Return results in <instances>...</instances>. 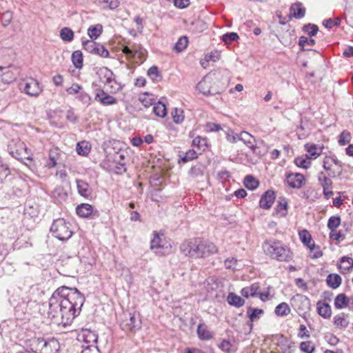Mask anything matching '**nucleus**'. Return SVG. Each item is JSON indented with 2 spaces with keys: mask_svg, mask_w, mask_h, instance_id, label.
<instances>
[{
  "mask_svg": "<svg viewBox=\"0 0 353 353\" xmlns=\"http://www.w3.org/2000/svg\"><path fill=\"white\" fill-rule=\"evenodd\" d=\"M84 295L76 288H58L49 299L48 314L58 324L70 325L78 316L85 302Z\"/></svg>",
  "mask_w": 353,
  "mask_h": 353,
  "instance_id": "1",
  "label": "nucleus"
},
{
  "mask_svg": "<svg viewBox=\"0 0 353 353\" xmlns=\"http://www.w3.org/2000/svg\"><path fill=\"white\" fill-rule=\"evenodd\" d=\"M180 251L190 258H206L217 252L216 245L210 241L195 238L184 241L180 245Z\"/></svg>",
  "mask_w": 353,
  "mask_h": 353,
  "instance_id": "2",
  "label": "nucleus"
},
{
  "mask_svg": "<svg viewBox=\"0 0 353 353\" xmlns=\"http://www.w3.org/2000/svg\"><path fill=\"white\" fill-rule=\"evenodd\" d=\"M265 253L272 259L279 261H290L292 259V253L290 248L279 241H266L263 244Z\"/></svg>",
  "mask_w": 353,
  "mask_h": 353,
  "instance_id": "3",
  "label": "nucleus"
},
{
  "mask_svg": "<svg viewBox=\"0 0 353 353\" xmlns=\"http://www.w3.org/2000/svg\"><path fill=\"white\" fill-rule=\"evenodd\" d=\"M8 150L10 154L16 159L23 162L24 164H28L25 162L26 160L31 161L32 154L24 142L19 139H12L8 143Z\"/></svg>",
  "mask_w": 353,
  "mask_h": 353,
  "instance_id": "4",
  "label": "nucleus"
},
{
  "mask_svg": "<svg viewBox=\"0 0 353 353\" xmlns=\"http://www.w3.org/2000/svg\"><path fill=\"white\" fill-rule=\"evenodd\" d=\"M50 232L61 241L68 240L73 234L70 223L61 218L54 220L50 227Z\"/></svg>",
  "mask_w": 353,
  "mask_h": 353,
  "instance_id": "5",
  "label": "nucleus"
},
{
  "mask_svg": "<svg viewBox=\"0 0 353 353\" xmlns=\"http://www.w3.org/2000/svg\"><path fill=\"white\" fill-rule=\"evenodd\" d=\"M65 154L62 152L58 148H52L49 151L48 159L46 163V167L50 169L57 168L60 169L59 172H57V176H65L66 173L63 170V157Z\"/></svg>",
  "mask_w": 353,
  "mask_h": 353,
  "instance_id": "6",
  "label": "nucleus"
},
{
  "mask_svg": "<svg viewBox=\"0 0 353 353\" xmlns=\"http://www.w3.org/2000/svg\"><path fill=\"white\" fill-rule=\"evenodd\" d=\"M290 303L299 315L303 317L311 310L310 299L301 294L294 295L290 300Z\"/></svg>",
  "mask_w": 353,
  "mask_h": 353,
  "instance_id": "7",
  "label": "nucleus"
},
{
  "mask_svg": "<svg viewBox=\"0 0 353 353\" xmlns=\"http://www.w3.org/2000/svg\"><path fill=\"white\" fill-rule=\"evenodd\" d=\"M19 87L22 92L33 97H37L43 91V87L39 82L33 78L23 80Z\"/></svg>",
  "mask_w": 353,
  "mask_h": 353,
  "instance_id": "8",
  "label": "nucleus"
},
{
  "mask_svg": "<svg viewBox=\"0 0 353 353\" xmlns=\"http://www.w3.org/2000/svg\"><path fill=\"white\" fill-rule=\"evenodd\" d=\"M213 79L211 75H205L196 85V90L205 96L218 93L213 86Z\"/></svg>",
  "mask_w": 353,
  "mask_h": 353,
  "instance_id": "9",
  "label": "nucleus"
},
{
  "mask_svg": "<svg viewBox=\"0 0 353 353\" xmlns=\"http://www.w3.org/2000/svg\"><path fill=\"white\" fill-rule=\"evenodd\" d=\"M141 327L139 314L130 313V317L121 323V327L125 332H135Z\"/></svg>",
  "mask_w": 353,
  "mask_h": 353,
  "instance_id": "10",
  "label": "nucleus"
},
{
  "mask_svg": "<svg viewBox=\"0 0 353 353\" xmlns=\"http://www.w3.org/2000/svg\"><path fill=\"white\" fill-rule=\"evenodd\" d=\"M77 214L82 218L96 219L99 216V212L94 210L92 205L88 203H81L76 208Z\"/></svg>",
  "mask_w": 353,
  "mask_h": 353,
  "instance_id": "11",
  "label": "nucleus"
},
{
  "mask_svg": "<svg viewBox=\"0 0 353 353\" xmlns=\"http://www.w3.org/2000/svg\"><path fill=\"white\" fill-rule=\"evenodd\" d=\"M19 328L15 319L4 320L0 323V334L1 336L14 334L17 332Z\"/></svg>",
  "mask_w": 353,
  "mask_h": 353,
  "instance_id": "12",
  "label": "nucleus"
},
{
  "mask_svg": "<svg viewBox=\"0 0 353 353\" xmlns=\"http://www.w3.org/2000/svg\"><path fill=\"white\" fill-rule=\"evenodd\" d=\"M275 199V192L273 190H268L261 196L259 207L264 210H269L272 208Z\"/></svg>",
  "mask_w": 353,
  "mask_h": 353,
  "instance_id": "13",
  "label": "nucleus"
},
{
  "mask_svg": "<svg viewBox=\"0 0 353 353\" xmlns=\"http://www.w3.org/2000/svg\"><path fill=\"white\" fill-rule=\"evenodd\" d=\"M17 79V74L10 67H0V81L4 83H10Z\"/></svg>",
  "mask_w": 353,
  "mask_h": 353,
  "instance_id": "14",
  "label": "nucleus"
},
{
  "mask_svg": "<svg viewBox=\"0 0 353 353\" xmlns=\"http://www.w3.org/2000/svg\"><path fill=\"white\" fill-rule=\"evenodd\" d=\"M95 100L100 102L103 105H114L117 103V99L104 92L99 90L95 95Z\"/></svg>",
  "mask_w": 353,
  "mask_h": 353,
  "instance_id": "15",
  "label": "nucleus"
},
{
  "mask_svg": "<svg viewBox=\"0 0 353 353\" xmlns=\"http://www.w3.org/2000/svg\"><path fill=\"white\" fill-rule=\"evenodd\" d=\"M78 192L83 197L88 198L91 196L92 190L88 182L83 179L76 180Z\"/></svg>",
  "mask_w": 353,
  "mask_h": 353,
  "instance_id": "16",
  "label": "nucleus"
},
{
  "mask_svg": "<svg viewBox=\"0 0 353 353\" xmlns=\"http://www.w3.org/2000/svg\"><path fill=\"white\" fill-rule=\"evenodd\" d=\"M288 203L286 198L281 196L279 198L274 213L281 217H285L288 214Z\"/></svg>",
  "mask_w": 353,
  "mask_h": 353,
  "instance_id": "17",
  "label": "nucleus"
},
{
  "mask_svg": "<svg viewBox=\"0 0 353 353\" xmlns=\"http://www.w3.org/2000/svg\"><path fill=\"white\" fill-rule=\"evenodd\" d=\"M348 314L344 312L336 315L333 318L334 325L339 329H345L347 327L350 322L348 319Z\"/></svg>",
  "mask_w": 353,
  "mask_h": 353,
  "instance_id": "18",
  "label": "nucleus"
},
{
  "mask_svg": "<svg viewBox=\"0 0 353 353\" xmlns=\"http://www.w3.org/2000/svg\"><path fill=\"white\" fill-rule=\"evenodd\" d=\"M317 305V313L323 318L327 319L332 316V308L331 306L327 303H323L321 301H318Z\"/></svg>",
  "mask_w": 353,
  "mask_h": 353,
  "instance_id": "19",
  "label": "nucleus"
},
{
  "mask_svg": "<svg viewBox=\"0 0 353 353\" xmlns=\"http://www.w3.org/2000/svg\"><path fill=\"white\" fill-rule=\"evenodd\" d=\"M304 148L307 152L305 155L308 156L310 159H316L321 154L323 149L321 147H318L315 144L310 143L305 144Z\"/></svg>",
  "mask_w": 353,
  "mask_h": 353,
  "instance_id": "20",
  "label": "nucleus"
},
{
  "mask_svg": "<svg viewBox=\"0 0 353 353\" xmlns=\"http://www.w3.org/2000/svg\"><path fill=\"white\" fill-rule=\"evenodd\" d=\"M238 139L240 141H242L248 148H251L253 151L255 150V139L254 137L250 133L245 131H243L239 134Z\"/></svg>",
  "mask_w": 353,
  "mask_h": 353,
  "instance_id": "21",
  "label": "nucleus"
},
{
  "mask_svg": "<svg viewBox=\"0 0 353 353\" xmlns=\"http://www.w3.org/2000/svg\"><path fill=\"white\" fill-rule=\"evenodd\" d=\"M300 239L302 243L306 245L311 252H313V250L316 248V245L314 243H312V239L310 234L306 230H303L299 232Z\"/></svg>",
  "mask_w": 353,
  "mask_h": 353,
  "instance_id": "22",
  "label": "nucleus"
},
{
  "mask_svg": "<svg viewBox=\"0 0 353 353\" xmlns=\"http://www.w3.org/2000/svg\"><path fill=\"white\" fill-rule=\"evenodd\" d=\"M44 348L43 353H58L59 350V341L52 338L48 340H46Z\"/></svg>",
  "mask_w": 353,
  "mask_h": 353,
  "instance_id": "23",
  "label": "nucleus"
},
{
  "mask_svg": "<svg viewBox=\"0 0 353 353\" xmlns=\"http://www.w3.org/2000/svg\"><path fill=\"white\" fill-rule=\"evenodd\" d=\"M290 14L296 19H301L305 16V9L301 3H296L291 6Z\"/></svg>",
  "mask_w": 353,
  "mask_h": 353,
  "instance_id": "24",
  "label": "nucleus"
},
{
  "mask_svg": "<svg viewBox=\"0 0 353 353\" xmlns=\"http://www.w3.org/2000/svg\"><path fill=\"white\" fill-rule=\"evenodd\" d=\"M196 332L199 339L205 341L210 340L213 337L212 334L208 330V327L205 324H199L197 326Z\"/></svg>",
  "mask_w": 353,
  "mask_h": 353,
  "instance_id": "25",
  "label": "nucleus"
},
{
  "mask_svg": "<svg viewBox=\"0 0 353 353\" xmlns=\"http://www.w3.org/2000/svg\"><path fill=\"white\" fill-rule=\"evenodd\" d=\"M83 337L86 345H95L98 341L97 333L90 330H85Z\"/></svg>",
  "mask_w": 353,
  "mask_h": 353,
  "instance_id": "26",
  "label": "nucleus"
},
{
  "mask_svg": "<svg viewBox=\"0 0 353 353\" xmlns=\"http://www.w3.org/2000/svg\"><path fill=\"white\" fill-rule=\"evenodd\" d=\"M227 301L229 305L236 307H240L245 304L244 299L234 292H230L228 294Z\"/></svg>",
  "mask_w": 353,
  "mask_h": 353,
  "instance_id": "27",
  "label": "nucleus"
},
{
  "mask_svg": "<svg viewBox=\"0 0 353 353\" xmlns=\"http://www.w3.org/2000/svg\"><path fill=\"white\" fill-rule=\"evenodd\" d=\"M350 302L349 298L345 294H339L334 299V305L336 309H343L346 307Z\"/></svg>",
  "mask_w": 353,
  "mask_h": 353,
  "instance_id": "28",
  "label": "nucleus"
},
{
  "mask_svg": "<svg viewBox=\"0 0 353 353\" xmlns=\"http://www.w3.org/2000/svg\"><path fill=\"white\" fill-rule=\"evenodd\" d=\"M341 281L342 279L338 274H330L326 279L327 285L333 289L339 288Z\"/></svg>",
  "mask_w": 353,
  "mask_h": 353,
  "instance_id": "29",
  "label": "nucleus"
},
{
  "mask_svg": "<svg viewBox=\"0 0 353 353\" xmlns=\"http://www.w3.org/2000/svg\"><path fill=\"white\" fill-rule=\"evenodd\" d=\"M91 150V145L89 142L82 141L77 144L76 151L81 156H87Z\"/></svg>",
  "mask_w": 353,
  "mask_h": 353,
  "instance_id": "30",
  "label": "nucleus"
},
{
  "mask_svg": "<svg viewBox=\"0 0 353 353\" xmlns=\"http://www.w3.org/2000/svg\"><path fill=\"white\" fill-rule=\"evenodd\" d=\"M341 263H345L344 265H339V268L343 269L342 273H347L353 269V259L344 256L340 259Z\"/></svg>",
  "mask_w": 353,
  "mask_h": 353,
  "instance_id": "31",
  "label": "nucleus"
},
{
  "mask_svg": "<svg viewBox=\"0 0 353 353\" xmlns=\"http://www.w3.org/2000/svg\"><path fill=\"white\" fill-rule=\"evenodd\" d=\"M103 27L101 24H97L96 26H91L88 29V34L90 39H97L102 33Z\"/></svg>",
  "mask_w": 353,
  "mask_h": 353,
  "instance_id": "32",
  "label": "nucleus"
},
{
  "mask_svg": "<svg viewBox=\"0 0 353 353\" xmlns=\"http://www.w3.org/2000/svg\"><path fill=\"white\" fill-rule=\"evenodd\" d=\"M153 112L156 116L164 118L167 115L165 105L161 101L154 103L153 105Z\"/></svg>",
  "mask_w": 353,
  "mask_h": 353,
  "instance_id": "33",
  "label": "nucleus"
},
{
  "mask_svg": "<svg viewBox=\"0 0 353 353\" xmlns=\"http://www.w3.org/2000/svg\"><path fill=\"white\" fill-rule=\"evenodd\" d=\"M332 181L331 178H323L322 185L323 188V194L325 197L328 199L334 194V192L332 190Z\"/></svg>",
  "mask_w": 353,
  "mask_h": 353,
  "instance_id": "34",
  "label": "nucleus"
},
{
  "mask_svg": "<svg viewBox=\"0 0 353 353\" xmlns=\"http://www.w3.org/2000/svg\"><path fill=\"white\" fill-rule=\"evenodd\" d=\"M288 185L292 188H301L306 182V178H286Z\"/></svg>",
  "mask_w": 353,
  "mask_h": 353,
  "instance_id": "35",
  "label": "nucleus"
},
{
  "mask_svg": "<svg viewBox=\"0 0 353 353\" xmlns=\"http://www.w3.org/2000/svg\"><path fill=\"white\" fill-rule=\"evenodd\" d=\"M101 81L104 83H108L114 77L113 72L108 68H103L99 72Z\"/></svg>",
  "mask_w": 353,
  "mask_h": 353,
  "instance_id": "36",
  "label": "nucleus"
},
{
  "mask_svg": "<svg viewBox=\"0 0 353 353\" xmlns=\"http://www.w3.org/2000/svg\"><path fill=\"white\" fill-rule=\"evenodd\" d=\"M290 311L288 303L283 302L275 307L274 312L279 316H285L290 313Z\"/></svg>",
  "mask_w": 353,
  "mask_h": 353,
  "instance_id": "37",
  "label": "nucleus"
},
{
  "mask_svg": "<svg viewBox=\"0 0 353 353\" xmlns=\"http://www.w3.org/2000/svg\"><path fill=\"white\" fill-rule=\"evenodd\" d=\"M60 37L65 42H71L74 39V32L69 28H63L60 30Z\"/></svg>",
  "mask_w": 353,
  "mask_h": 353,
  "instance_id": "38",
  "label": "nucleus"
},
{
  "mask_svg": "<svg viewBox=\"0 0 353 353\" xmlns=\"http://www.w3.org/2000/svg\"><path fill=\"white\" fill-rule=\"evenodd\" d=\"M72 61L76 68L80 69L83 66V54L80 50H76L72 54Z\"/></svg>",
  "mask_w": 353,
  "mask_h": 353,
  "instance_id": "39",
  "label": "nucleus"
},
{
  "mask_svg": "<svg viewBox=\"0 0 353 353\" xmlns=\"http://www.w3.org/2000/svg\"><path fill=\"white\" fill-rule=\"evenodd\" d=\"M263 313L264 312L262 309L253 308L251 306L248 307L247 310V315L252 322L259 319L260 318V315Z\"/></svg>",
  "mask_w": 353,
  "mask_h": 353,
  "instance_id": "40",
  "label": "nucleus"
},
{
  "mask_svg": "<svg viewBox=\"0 0 353 353\" xmlns=\"http://www.w3.org/2000/svg\"><path fill=\"white\" fill-rule=\"evenodd\" d=\"M310 160L311 159L308 157V156H300L294 159V163L298 167L306 169L311 164Z\"/></svg>",
  "mask_w": 353,
  "mask_h": 353,
  "instance_id": "41",
  "label": "nucleus"
},
{
  "mask_svg": "<svg viewBox=\"0 0 353 353\" xmlns=\"http://www.w3.org/2000/svg\"><path fill=\"white\" fill-rule=\"evenodd\" d=\"M46 341V340L43 338H34L31 341V346L34 347L36 350L40 351L41 353H43Z\"/></svg>",
  "mask_w": 353,
  "mask_h": 353,
  "instance_id": "42",
  "label": "nucleus"
},
{
  "mask_svg": "<svg viewBox=\"0 0 353 353\" xmlns=\"http://www.w3.org/2000/svg\"><path fill=\"white\" fill-rule=\"evenodd\" d=\"M219 347L226 353H234L236 348L228 340L223 339L221 343L219 345Z\"/></svg>",
  "mask_w": 353,
  "mask_h": 353,
  "instance_id": "43",
  "label": "nucleus"
},
{
  "mask_svg": "<svg viewBox=\"0 0 353 353\" xmlns=\"http://www.w3.org/2000/svg\"><path fill=\"white\" fill-rule=\"evenodd\" d=\"M173 121L176 124H180L184 121V112L182 109L174 108L172 112Z\"/></svg>",
  "mask_w": 353,
  "mask_h": 353,
  "instance_id": "44",
  "label": "nucleus"
},
{
  "mask_svg": "<svg viewBox=\"0 0 353 353\" xmlns=\"http://www.w3.org/2000/svg\"><path fill=\"white\" fill-rule=\"evenodd\" d=\"M92 54L103 58H107L110 56L109 51L103 45L97 43Z\"/></svg>",
  "mask_w": 353,
  "mask_h": 353,
  "instance_id": "45",
  "label": "nucleus"
},
{
  "mask_svg": "<svg viewBox=\"0 0 353 353\" xmlns=\"http://www.w3.org/2000/svg\"><path fill=\"white\" fill-rule=\"evenodd\" d=\"M341 224V218L339 216H332L330 217L327 221V228L332 230H336V229Z\"/></svg>",
  "mask_w": 353,
  "mask_h": 353,
  "instance_id": "46",
  "label": "nucleus"
},
{
  "mask_svg": "<svg viewBox=\"0 0 353 353\" xmlns=\"http://www.w3.org/2000/svg\"><path fill=\"white\" fill-rule=\"evenodd\" d=\"M105 85L107 86L110 92H117L122 88L121 85L115 80L114 77L110 81H108V83H105Z\"/></svg>",
  "mask_w": 353,
  "mask_h": 353,
  "instance_id": "47",
  "label": "nucleus"
},
{
  "mask_svg": "<svg viewBox=\"0 0 353 353\" xmlns=\"http://www.w3.org/2000/svg\"><path fill=\"white\" fill-rule=\"evenodd\" d=\"M188 40L185 36L179 38L178 41L175 43L174 50L176 52H180L186 48L188 46Z\"/></svg>",
  "mask_w": 353,
  "mask_h": 353,
  "instance_id": "48",
  "label": "nucleus"
},
{
  "mask_svg": "<svg viewBox=\"0 0 353 353\" xmlns=\"http://www.w3.org/2000/svg\"><path fill=\"white\" fill-rule=\"evenodd\" d=\"M243 185L246 188L253 190L259 186V182L256 178H244Z\"/></svg>",
  "mask_w": 353,
  "mask_h": 353,
  "instance_id": "49",
  "label": "nucleus"
},
{
  "mask_svg": "<svg viewBox=\"0 0 353 353\" xmlns=\"http://www.w3.org/2000/svg\"><path fill=\"white\" fill-rule=\"evenodd\" d=\"M239 39V35L236 32H228L222 36V41L225 44H230L234 41H236Z\"/></svg>",
  "mask_w": 353,
  "mask_h": 353,
  "instance_id": "50",
  "label": "nucleus"
},
{
  "mask_svg": "<svg viewBox=\"0 0 353 353\" xmlns=\"http://www.w3.org/2000/svg\"><path fill=\"white\" fill-rule=\"evenodd\" d=\"M303 30L307 32L310 36H315L318 31L319 28L315 24L308 23L303 27Z\"/></svg>",
  "mask_w": 353,
  "mask_h": 353,
  "instance_id": "51",
  "label": "nucleus"
},
{
  "mask_svg": "<svg viewBox=\"0 0 353 353\" xmlns=\"http://www.w3.org/2000/svg\"><path fill=\"white\" fill-rule=\"evenodd\" d=\"M351 140V134L347 130H343L339 138V143L340 145H345L347 144Z\"/></svg>",
  "mask_w": 353,
  "mask_h": 353,
  "instance_id": "52",
  "label": "nucleus"
},
{
  "mask_svg": "<svg viewBox=\"0 0 353 353\" xmlns=\"http://www.w3.org/2000/svg\"><path fill=\"white\" fill-rule=\"evenodd\" d=\"M300 349L305 353H313L315 350V346L312 345V341H303L300 344Z\"/></svg>",
  "mask_w": 353,
  "mask_h": 353,
  "instance_id": "53",
  "label": "nucleus"
},
{
  "mask_svg": "<svg viewBox=\"0 0 353 353\" xmlns=\"http://www.w3.org/2000/svg\"><path fill=\"white\" fill-rule=\"evenodd\" d=\"M97 43L94 42V40H85L82 41V46L85 50L88 52L92 54L94 50V48L96 46Z\"/></svg>",
  "mask_w": 353,
  "mask_h": 353,
  "instance_id": "54",
  "label": "nucleus"
},
{
  "mask_svg": "<svg viewBox=\"0 0 353 353\" xmlns=\"http://www.w3.org/2000/svg\"><path fill=\"white\" fill-rule=\"evenodd\" d=\"M341 23V19L339 18L327 19L323 21V26L329 29L332 28L334 26H339Z\"/></svg>",
  "mask_w": 353,
  "mask_h": 353,
  "instance_id": "55",
  "label": "nucleus"
},
{
  "mask_svg": "<svg viewBox=\"0 0 353 353\" xmlns=\"http://www.w3.org/2000/svg\"><path fill=\"white\" fill-rule=\"evenodd\" d=\"M25 212L31 216H35L38 214V207L37 205L34 206L28 202L26 203Z\"/></svg>",
  "mask_w": 353,
  "mask_h": 353,
  "instance_id": "56",
  "label": "nucleus"
},
{
  "mask_svg": "<svg viewBox=\"0 0 353 353\" xmlns=\"http://www.w3.org/2000/svg\"><path fill=\"white\" fill-rule=\"evenodd\" d=\"M80 353H101V352L95 345H82V350Z\"/></svg>",
  "mask_w": 353,
  "mask_h": 353,
  "instance_id": "57",
  "label": "nucleus"
},
{
  "mask_svg": "<svg viewBox=\"0 0 353 353\" xmlns=\"http://www.w3.org/2000/svg\"><path fill=\"white\" fill-rule=\"evenodd\" d=\"M192 144L199 148H205L207 146V139L198 136L193 139Z\"/></svg>",
  "mask_w": 353,
  "mask_h": 353,
  "instance_id": "58",
  "label": "nucleus"
},
{
  "mask_svg": "<svg viewBox=\"0 0 353 353\" xmlns=\"http://www.w3.org/2000/svg\"><path fill=\"white\" fill-rule=\"evenodd\" d=\"M315 44V40L312 38H307L306 37L302 36L299 38V45L301 47H305L306 45L314 46Z\"/></svg>",
  "mask_w": 353,
  "mask_h": 353,
  "instance_id": "59",
  "label": "nucleus"
},
{
  "mask_svg": "<svg viewBox=\"0 0 353 353\" xmlns=\"http://www.w3.org/2000/svg\"><path fill=\"white\" fill-rule=\"evenodd\" d=\"M122 52L128 57H134L139 53V50L137 48H132L125 46L122 48Z\"/></svg>",
  "mask_w": 353,
  "mask_h": 353,
  "instance_id": "60",
  "label": "nucleus"
},
{
  "mask_svg": "<svg viewBox=\"0 0 353 353\" xmlns=\"http://www.w3.org/2000/svg\"><path fill=\"white\" fill-rule=\"evenodd\" d=\"M196 152L194 150H189L181 159L183 162H188L196 159Z\"/></svg>",
  "mask_w": 353,
  "mask_h": 353,
  "instance_id": "61",
  "label": "nucleus"
},
{
  "mask_svg": "<svg viewBox=\"0 0 353 353\" xmlns=\"http://www.w3.org/2000/svg\"><path fill=\"white\" fill-rule=\"evenodd\" d=\"M148 96L149 95L148 93H144L139 97L140 102L145 108H148L150 105H153L152 99L151 98H148Z\"/></svg>",
  "mask_w": 353,
  "mask_h": 353,
  "instance_id": "62",
  "label": "nucleus"
},
{
  "mask_svg": "<svg viewBox=\"0 0 353 353\" xmlns=\"http://www.w3.org/2000/svg\"><path fill=\"white\" fill-rule=\"evenodd\" d=\"M77 98L83 104H85V105H88L90 103L91 97H90V95L88 94H87L85 92H81L79 94Z\"/></svg>",
  "mask_w": 353,
  "mask_h": 353,
  "instance_id": "63",
  "label": "nucleus"
},
{
  "mask_svg": "<svg viewBox=\"0 0 353 353\" xmlns=\"http://www.w3.org/2000/svg\"><path fill=\"white\" fill-rule=\"evenodd\" d=\"M329 237L331 239L340 241L345 239V235L341 231L336 232V230H332L330 232Z\"/></svg>",
  "mask_w": 353,
  "mask_h": 353,
  "instance_id": "64",
  "label": "nucleus"
}]
</instances>
